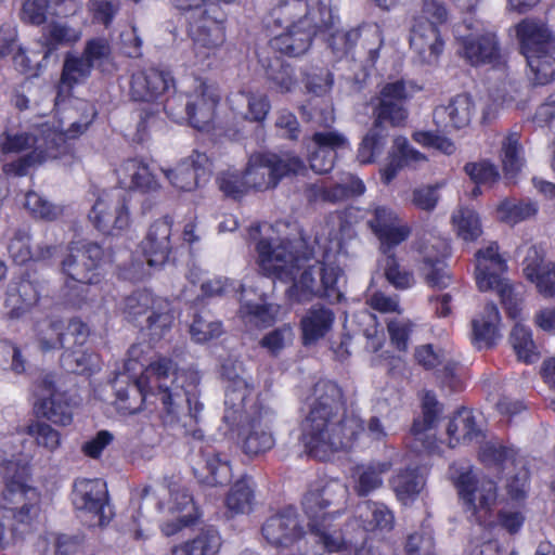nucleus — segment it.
Returning <instances> with one entry per match:
<instances>
[{
  "label": "nucleus",
  "instance_id": "1",
  "mask_svg": "<svg viewBox=\"0 0 555 555\" xmlns=\"http://www.w3.org/2000/svg\"><path fill=\"white\" fill-rule=\"evenodd\" d=\"M339 221V216L332 223ZM289 225L286 222L275 224H257L250 229V237L257 242V262L264 275L292 283L288 297L297 302L311 300L313 297H326L340 300L341 285L345 283L343 266L346 254L339 232L330 229V222L315 235L318 251H301L304 240H291Z\"/></svg>",
  "mask_w": 555,
  "mask_h": 555
},
{
  "label": "nucleus",
  "instance_id": "2",
  "mask_svg": "<svg viewBox=\"0 0 555 555\" xmlns=\"http://www.w3.org/2000/svg\"><path fill=\"white\" fill-rule=\"evenodd\" d=\"M150 347L132 345L128 358L115 383L116 406L122 414L138 412L150 398L162 405L164 423L183 429L195 439L203 437L196 428L199 412L195 388L198 377L180 370L169 357H149Z\"/></svg>",
  "mask_w": 555,
  "mask_h": 555
},
{
  "label": "nucleus",
  "instance_id": "3",
  "mask_svg": "<svg viewBox=\"0 0 555 555\" xmlns=\"http://www.w3.org/2000/svg\"><path fill=\"white\" fill-rule=\"evenodd\" d=\"M341 408L338 385L332 380H319L300 436L305 450L312 457L327 460L337 451L352 448L362 437L379 441L387 436L378 417H371L365 429L361 417L354 412L340 415Z\"/></svg>",
  "mask_w": 555,
  "mask_h": 555
},
{
  "label": "nucleus",
  "instance_id": "4",
  "mask_svg": "<svg viewBox=\"0 0 555 555\" xmlns=\"http://www.w3.org/2000/svg\"><path fill=\"white\" fill-rule=\"evenodd\" d=\"M83 104L88 106L83 121L73 122L66 130L61 125L54 127L48 124L42 125L35 133L4 130L0 134L1 154H25L16 160L5 163L3 172L8 176H25L31 167L65 154L67 139L82 133L96 115L93 105Z\"/></svg>",
  "mask_w": 555,
  "mask_h": 555
},
{
  "label": "nucleus",
  "instance_id": "5",
  "mask_svg": "<svg viewBox=\"0 0 555 555\" xmlns=\"http://www.w3.org/2000/svg\"><path fill=\"white\" fill-rule=\"evenodd\" d=\"M271 17L285 29L271 40L272 47L291 56L305 53L312 35L334 24L333 11L323 1L318 8H310L305 0H278Z\"/></svg>",
  "mask_w": 555,
  "mask_h": 555
},
{
  "label": "nucleus",
  "instance_id": "6",
  "mask_svg": "<svg viewBox=\"0 0 555 555\" xmlns=\"http://www.w3.org/2000/svg\"><path fill=\"white\" fill-rule=\"evenodd\" d=\"M349 490L338 479L320 480L311 486L302 500L304 511L309 518L311 532L325 551L341 552L352 544V539H346L333 528V521L340 516V509L327 512L331 506L345 503Z\"/></svg>",
  "mask_w": 555,
  "mask_h": 555
},
{
  "label": "nucleus",
  "instance_id": "7",
  "mask_svg": "<svg viewBox=\"0 0 555 555\" xmlns=\"http://www.w3.org/2000/svg\"><path fill=\"white\" fill-rule=\"evenodd\" d=\"M10 450H3L0 459L7 470V481L0 495V511L13 525H29L39 514L40 494L23 479L24 467L20 464L21 438L11 436L4 442Z\"/></svg>",
  "mask_w": 555,
  "mask_h": 555
},
{
  "label": "nucleus",
  "instance_id": "8",
  "mask_svg": "<svg viewBox=\"0 0 555 555\" xmlns=\"http://www.w3.org/2000/svg\"><path fill=\"white\" fill-rule=\"evenodd\" d=\"M475 279L481 292H495L506 313L512 319L520 317L524 306V294L519 285L513 284L503 275L507 266L499 253L495 242L477 250L475 255Z\"/></svg>",
  "mask_w": 555,
  "mask_h": 555
},
{
  "label": "nucleus",
  "instance_id": "9",
  "mask_svg": "<svg viewBox=\"0 0 555 555\" xmlns=\"http://www.w3.org/2000/svg\"><path fill=\"white\" fill-rule=\"evenodd\" d=\"M416 90L414 85L402 80L390 82L383 87L377 99L378 103L374 108V129L363 138L358 150L360 163H371L380 153L383 138L376 132L377 128L382 127L384 122H389L391 126H400L405 121L408 111L402 102L410 99Z\"/></svg>",
  "mask_w": 555,
  "mask_h": 555
},
{
  "label": "nucleus",
  "instance_id": "10",
  "mask_svg": "<svg viewBox=\"0 0 555 555\" xmlns=\"http://www.w3.org/2000/svg\"><path fill=\"white\" fill-rule=\"evenodd\" d=\"M450 476L465 512L480 526H492L490 515L498 498L495 482L475 473L468 464H453Z\"/></svg>",
  "mask_w": 555,
  "mask_h": 555
},
{
  "label": "nucleus",
  "instance_id": "11",
  "mask_svg": "<svg viewBox=\"0 0 555 555\" xmlns=\"http://www.w3.org/2000/svg\"><path fill=\"white\" fill-rule=\"evenodd\" d=\"M122 313L130 322H139L146 315V328L153 340H159L170 330L173 313L167 299L155 297L149 291H138L128 296L122 306Z\"/></svg>",
  "mask_w": 555,
  "mask_h": 555
},
{
  "label": "nucleus",
  "instance_id": "12",
  "mask_svg": "<svg viewBox=\"0 0 555 555\" xmlns=\"http://www.w3.org/2000/svg\"><path fill=\"white\" fill-rule=\"evenodd\" d=\"M219 101L216 90L201 79L194 80L193 91L186 94L185 113L176 111V102H182V95L177 94L166 100L164 109L168 117L176 122L189 121L196 129H205L215 116V108Z\"/></svg>",
  "mask_w": 555,
  "mask_h": 555
},
{
  "label": "nucleus",
  "instance_id": "13",
  "mask_svg": "<svg viewBox=\"0 0 555 555\" xmlns=\"http://www.w3.org/2000/svg\"><path fill=\"white\" fill-rule=\"evenodd\" d=\"M305 170V164L298 156L266 153L250 156L245 175L249 189L263 191L274 188L283 177Z\"/></svg>",
  "mask_w": 555,
  "mask_h": 555
},
{
  "label": "nucleus",
  "instance_id": "14",
  "mask_svg": "<svg viewBox=\"0 0 555 555\" xmlns=\"http://www.w3.org/2000/svg\"><path fill=\"white\" fill-rule=\"evenodd\" d=\"M103 250L100 245L92 242H73L67 247L61 267L62 272L74 283L73 287L100 282V263Z\"/></svg>",
  "mask_w": 555,
  "mask_h": 555
},
{
  "label": "nucleus",
  "instance_id": "15",
  "mask_svg": "<svg viewBox=\"0 0 555 555\" xmlns=\"http://www.w3.org/2000/svg\"><path fill=\"white\" fill-rule=\"evenodd\" d=\"M395 526L393 513L384 504L376 501H363L354 511V516L346 524L345 533L341 537L352 539L341 554H350L357 547L359 540H362L365 532L379 531L389 532Z\"/></svg>",
  "mask_w": 555,
  "mask_h": 555
},
{
  "label": "nucleus",
  "instance_id": "16",
  "mask_svg": "<svg viewBox=\"0 0 555 555\" xmlns=\"http://www.w3.org/2000/svg\"><path fill=\"white\" fill-rule=\"evenodd\" d=\"M89 219L104 234L115 235L127 229L130 215L125 192H103L92 206Z\"/></svg>",
  "mask_w": 555,
  "mask_h": 555
},
{
  "label": "nucleus",
  "instance_id": "17",
  "mask_svg": "<svg viewBox=\"0 0 555 555\" xmlns=\"http://www.w3.org/2000/svg\"><path fill=\"white\" fill-rule=\"evenodd\" d=\"M189 35L193 42V65H205L225 41L222 23L211 17L208 11L190 22Z\"/></svg>",
  "mask_w": 555,
  "mask_h": 555
},
{
  "label": "nucleus",
  "instance_id": "18",
  "mask_svg": "<svg viewBox=\"0 0 555 555\" xmlns=\"http://www.w3.org/2000/svg\"><path fill=\"white\" fill-rule=\"evenodd\" d=\"M416 249L420 254V270L426 282L438 288L449 286L451 275L444 263L449 255L448 242L439 236L424 235L418 240Z\"/></svg>",
  "mask_w": 555,
  "mask_h": 555
},
{
  "label": "nucleus",
  "instance_id": "19",
  "mask_svg": "<svg viewBox=\"0 0 555 555\" xmlns=\"http://www.w3.org/2000/svg\"><path fill=\"white\" fill-rule=\"evenodd\" d=\"M73 504L91 516V525L103 526L111 517L106 485L101 479H78L74 483Z\"/></svg>",
  "mask_w": 555,
  "mask_h": 555
},
{
  "label": "nucleus",
  "instance_id": "20",
  "mask_svg": "<svg viewBox=\"0 0 555 555\" xmlns=\"http://www.w3.org/2000/svg\"><path fill=\"white\" fill-rule=\"evenodd\" d=\"M369 215L367 224L377 236L383 253L401 244L411 234V228L388 206L373 205Z\"/></svg>",
  "mask_w": 555,
  "mask_h": 555
},
{
  "label": "nucleus",
  "instance_id": "21",
  "mask_svg": "<svg viewBox=\"0 0 555 555\" xmlns=\"http://www.w3.org/2000/svg\"><path fill=\"white\" fill-rule=\"evenodd\" d=\"M34 408L38 415L61 426L73 421V410L66 395L60 391L52 377H44L36 387Z\"/></svg>",
  "mask_w": 555,
  "mask_h": 555
},
{
  "label": "nucleus",
  "instance_id": "22",
  "mask_svg": "<svg viewBox=\"0 0 555 555\" xmlns=\"http://www.w3.org/2000/svg\"><path fill=\"white\" fill-rule=\"evenodd\" d=\"M264 540L276 547H289L298 542L305 531L296 511L292 507L269 517L261 528Z\"/></svg>",
  "mask_w": 555,
  "mask_h": 555
},
{
  "label": "nucleus",
  "instance_id": "23",
  "mask_svg": "<svg viewBox=\"0 0 555 555\" xmlns=\"http://www.w3.org/2000/svg\"><path fill=\"white\" fill-rule=\"evenodd\" d=\"M515 31L526 61L538 53L555 51V35L540 21L525 18L515 26Z\"/></svg>",
  "mask_w": 555,
  "mask_h": 555
},
{
  "label": "nucleus",
  "instance_id": "24",
  "mask_svg": "<svg viewBox=\"0 0 555 555\" xmlns=\"http://www.w3.org/2000/svg\"><path fill=\"white\" fill-rule=\"evenodd\" d=\"M522 274L542 297L555 298V262L545 260L543 251L537 246L528 248L522 261Z\"/></svg>",
  "mask_w": 555,
  "mask_h": 555
},
{
  "label": "nucleus",
  "instance_id": "25",
  "mask_svg": "<svg viewBox=\"0 0 555 555\" xmlns=\"http://www.w3.org/2000/svg\"><path fill=\"white\" fill-rule=\"evenodd\" d=\"M311 142L315 150L309 155L310 167L320 175L332 170L339 151L349 149L347 138L334 130L315 132Z\"/></svg>",
  "mask_w": 555,
  "mask_h": 555
},
{
  "label": "nucleus",
  "instance_id": "26",
  "mask_svg": "<svg viewBox=\"0 0 555 555\" xmlns=\"http://www.w3.org/2000/svg\"><path fill=\"white\" fill-rule=\"evenodd\" d=\"M222 375L227 383L225 405L235 413L245 410L246 402L254 391L250 376L241 361H227L222 365Z\"/></svg>",
  "mask_w": 555,
  "mask_h": 555
},
{
  "label": "nucleus",
  "instance_id": "27",
  "mask_svg": "<svg viewBox=\"0 0 555 555\" xmlns=\"http://www.w3.org/2000/svg\"><path fill=\"white\" fill-rule=\"evenodd\" d=\"M476 113V105L466 93L451 98L447 104L438 105L433 113L435 125L442 130L467 127Z\"/></svg>",
  "mask_w": 555,
  "mask_h": 555
},
{
  "label": "nucleus",
  "instance_id": "28",
  "mask_svg": "<svg viewBox=\"0 0 555 555\" xmlns=\"http://www.w3.org/2000/svg\"><path fill=\"white\" fill-rule=\"evenodd\" d=\"M163 172L173 188L190 192L207 179L208 158L205 154L195 152L173 168L163 169Z\"/></svg>",
  "mask_w": 555,
  "mask_h": 555
},
{
  "label": "nucleus",
  "instance_id": "29",
  "mask_svg": "<svg viewBox=\"0 0 555 555\" xmlns=\"http://www.w3.org/2000/svg\"><path fill=\"white\" fill-rule=\"evenodd\" d=\"M172 220L169 217L156 220L149 229L147 235L141 243L143 256L150 268L160 267L168 259L171 250Z\"/></svg>",
  "mask_w": 555,
  "mask_h": 555
},
{
  "label": "nucleus",
  "instance_id": "30",
  "mask_svg": "<svg viewBox=\"0 0 555 555\" xmlns=\"http://www.w3.org/2000/svg\"><path fill=\"white\" fill-rule=\"evenodd\" d=\"M460 53L473 65L490 62L496 56L498 42L495 35L486 31L481 24H478L475 31L460 36Z\"/></svg>",
  "mask_w": 555,
  "mask_h": 555
},
{
  "label": "nucleus",
  "instance_id": "31",
  "mask_svg": "<svg viewBox=\"0 0 555 555\" xmlns=\"http://www.w3.org/2000/svg\"><path fill=\"white\" fill-rule=\"evenodd\" d=\"M367 50L370 59L375 61L383 44L382 30L377 24H365L357 29L337 31L332 37V48L336 51H348L358 41Z\"/></svg>",
  "mask_w": 555,
  "mask_h": 555
},
{
  "label": "nucleus",
  "instance_id": "32",
  "mask_svg": "<svg viewBox=\"0 0 555 555\" xmlns=\"http://www.w3.org/2000/svg\"><path fill=\"white\" fill-rule=\"evenodd\" d=\"M172 82L169 72L147 68L132 76L130 94L135 101H155L170 88Z\"/></svg>",
  "mask_w": 555,
  "mask_h": 555
},
{
  "label": "nucleus",
  "instance_id": "33",
  "mask_svg": "<svg viewBox=\"0 0 555 555\" xmlns=\"http://www.w3.org/2000/svg\"><path fill=\"white\" fill-rule=\"evenodd\" d=\"M410 46L421 62L433 64L442 52L443 42L437 27L422 18H415L411 28Z\"/></svg>",
  "mask_w": 555,
  "mask_h": 555
},
{
  "label": "nucleus",
  "instance_id": "34",
  "mask_svg": "<svg viewBox=\"0 0 555 555\" xmlns=\"http://www.w3.org/2000/svg\"><path fill=\"white\" fill-rule=\"evenodd\" d=\"M473 341L478 348L491 347L502 337V318L499 308L488 302L472 321Z\"/></svg>",
  "mask_w": 555,
  "mask_h": 555
},
{
  "label": "nucleus",
  "instance_id": "35",
  "mask_svg": "<svg viewBox=\"0 0 555 555\" xmlns=\"http://www.w3.org/2000/svg\"><path fill=\"white\" fill-rule=\"evenodd\" d=\"M365 191L364 183L351 173H344L335 185L326 188L312 184L308 189V198L313 202L338 203L351 196L362 195Z\"/></svg>",
  "mask_w": 555,
  "mask_h": 555
},
{
  "label": "nucleus",
  "instance_id": "36",
  "mask_svg": "<svg viewBox=\"0 0 555 555\" xmlns=\"http://www.w3.org/2000/svg\"><path fill=\"white\" fill-rule=\"evenodd\" d=\"M334 322L335 314L330 308L321 305L311 307L300 320L302 344L311 346L325 338Z\"/></svg>",
  "mask_w": 555,
  "mask_h": 555
},
{
  "label": "nucleus",
  "instance_id": "37",
  "mask_svg": "<svg viewBox=\"0 0 555 555\" xmlns=\"http://www.w3.org/2000/svg\"><path fill=\"white\" fill-rule=\"evenodd\" d=\"M427 160V156L414 149L405 137H396L390 152V160L380 171L382 179L385 183H389L402 167H418Z\"/></svg>",
  "mask_w": 555,
  "mask_h": 555
},
{
  "label": "nucleus",
  "instance_id": "38",
  "mask_svg": "<svg viewBox=\"0 0 555 555\" xmlns=\"http://www.w3.org/2000/svg\"><path fill=\"white\" fill-rule=\"evenodd\" d=\"M231 108L243 118L251 121H263L271 104L266 93L259 90H243L230 98Z\"/></svg>",
  "mask_w": 555,
  "mask_h": 555
},
{
  "label": "nucleus",
  "instance_id": "39",
  "mask_svg": "<svg viewBox=\"0 0 555 555\" xmlns=\"http://www.w3.org/2000/svg\"><path fill=\"white\" fill-rule=\"evenodd\" d=\"M198 480L207 486L224 485L232 477V469L229 461L221 459L219 453L212 449H206L202 452L201 461L194 468Z\"/></svg>",
  "mask_w": 555,
  "mask_h": 555
},
{
  "label": "nucleus",
  "instance_id": "40",
  "mask_svg": "<svg viewBox=\"0 0 555 555\" xmlns=\"http://www.w3.org/2000/svg\"><path fill=\"white\" fill-rule=\"evenodd\" d=\"M116 172L119 184L125 189L150 192L158 186L149 167L140 159L132 158L124 162Z\"/></svg>",
  "mask_w": 555,
  "mask_h": 555
},
{
  "label": "nucleus",
  "instance_id": "41",
  "mask_svg": "<svg viewBox=\"0 0 555 555\" xmlns=\"http://www.w3.org/2000/svg\"><path fill=\"white\" fill-rule=\"evenodd\" d=\"M423 418L416 420L412 426V435L416 442H420L424 450L435 451L434 435L430 433L440 414V406L436 397L426 392L422 402Z\"/></svg>",
  "mask_w": 555,
  "mask_h": 555
},
{
  "label": "nucleus",
  "instance_id": "42",
  "mask_svg": "<svg viewBox=\"0 0 555 555\" xmlns=\"http://www.w3.org/2000/svg\"><path fill=\"white\" fill-rule=\"evenodd\" d=\"M82 37L80 28L70 26L65 22H52L43 28L40 43L44 50L43 59L47 60L51 54L63 47H72Z\"/></svg>",
  "mask_w": 555,
  "mask_h": 555
},
{
  "label": "nucleus",
  "instance_id": "43",
  "mask_svg": "<svg viewBox=\"0 0 555 555\" xmlns=\"http://www.w3.org/2000/svg\"><path fill=\"white\" fill-rule=\"evenodd\" d=\"M481 431L476 423V417L470 410L457 411L447 426L448 444L454 448L461 443H467L480 436Z\"/></svg>",
  "mask_w": 555,
  "mask_h": 555
},
{
  "label": "nucleus",
  "instance_id": "44",
  "mask_svg": "<svg viewBox=\"0 0 555 555\" xmlns=\"http://www.w3.org/2000/svg\"><path fill=\"white\" fill-rule=\"evenodd\" d=\"M389 469L387 463H370L357 465L352 468L350 479L354 492L365 496L379 489L383 485V475Z\"/></svg>",
  "mask_w": 555,
  "mask_h": 555
},
{
  "label": "nucleus",
  "instance_id": "45",
  "mask_svg": "<svg viewBox=\"0 0 555 555\" xmlns=\"http://www.w3.org/2000/svg\"><path fill=\"white\" fill-rule=\"evenodd\" d=\"M175 493L177 496H181L182 503L181 506L176 503L169 506V514L172 518L162 525V532L167 537L177 534L198 518V513L191 494L182 491Z\"/></svg>",
  "mask_w": 555,
  "mask_h": 555
},
{
  "label": "nucleus",
  "instance_id": "46",
  "mask_svg": "<svg viewBox=\"0 0 555 555\" xmlns=\"http://www.w3.org/2000/svg\"><path fill=\"white\" fill-rule=\"evenodd\" d=\"M222 539L215 528L203 529L195 538L172 548L171 555H217Z\"/></svg>",
  "mask_w": 555,
  "mask_h": 555
},
{
  "label": "nucleus",
  "instance_id": "47",
  "mask_svg": "<svg viewBox=\"0 0 555 555\" xmlns=\"http://www.w3.org/2000/svg\"><path fill=\"white\" fill-rule=\"evenodd\" d=\"M451 225L455 235L464 242H475L482 234L478 212L466 206H459L452 211Z\"/></svg>",
  "mask_w": 555,
  "mask_h": 555
},
{
  "label": "nucleus",
  "instance_id": "48",
  "mask_svg": "<svg viewBox=\"0 0 555 555\" xmlns=\"http://www.w3.org/2000/svg\"><path fill=\"white\" fill-rule=\"evenodd\" d=\"M538 211L537 205L530 201L504 198L494 207V217L501 222L516 224L533 217Z\"/></svg>",
  "mask_w": 555,
  "mask_h": 555
},
{
  "label": "nucleus",
  "instance_id": "49",
  "mask_svg": "<svg viewBox=\"0 0 555 555\" xmlns=\"http://www.w3.org/2000/svg\"><path fill=\"white\" fill-rule=\"evenodd\" d=\"M8 249L11 257L17 263H25L33 258L48 259L56 251V247L48 246L46 250H40L38 254H34L30 249V234L28 228H21L14 232L10 240Z\"/></svg>",
  "mask_w": 555,
  "mask_h": 555
},
{
  "label": "nucleus",
  "instance_id": "50",
  "mask_svg": "<svg viewBox=\"0 0 555 555\" xmlns=\"http://www.w3.org/2000/svg\"><path fill=\"white\" fill-rule=\"evenodd\" d=\"M92 67L93 65L83 55L79 57L68 54L66 56L61 76V85L55 98V105L60 104L63 89L65 87L70 89L74 85L87 79L91 74Z\"/></svg>",
  "mask_w": 555,
  "mask_h": 555
},
{
  "label": "nucleus",
  "instance_id": "51",
  "mask_svg": "<svg viewBox=\"0 0 555 555\" xmlns=\"http://www.w3.org/2000/svg\"><path fill=\"white\" fill-rule=\"evenodd\" d=\"M509 341L518 360L531 364L540 359V352L529 326L516 323L511 332Z\"/></svg>",
  "mask_w": 555,
  "mask_h": 555
},
{
  "label": "nucleus",
  "instance_id": "52",
  "mask_svg": "<svg viewBox=\"0 0 555 555\" xmlns=\"http://www.w3.org/2000/svg\"><path fill=\"white\" fill-rule=\"evenodd\" d=\"M38 300V292L29 281H21L11 285L8 293L7 306L13 318H20Z\"/></svg>",
  "mask_w": 555,
  "mask_h": 555
},
{
  "label": "nucleus",
  "instance_id": "53",
  "mask_svg": "<svg viewBox=\"0 0 555 555\" xmlns=\"http://www.w3.org/2000/svg\"><path fill=\"white\" fill-rule=\"evenodd\" d=\"M501 163L507 179H514L524 166L522 149L517 132H508L501 146Z\"/></svg>",
  "mask_w": 555,
  "mask_h": 555
},
{
  "label": "nucleus",
  "instance_id": "54",
  "mask_svg": "<svg viewBox=\"0 0 555 555\" xmlns=\"http://www.w3.org/2000/svg\"><path fill=\"white\" fill-rule=\"evenodd\" d=\"M391 485L398 500L406 505L420 494L425 480L417 469H405L392 478Z\"/></svg>",
  "mask_w": 555,
  "mask_h": 555
},
{
  "label": "nucleus",
  "instance_id": "55",
  "mask_svg": "<svg viewBox=\"0 0 555 555\" xmlns=\"http://www.w3.org/2000/svg\"><path fill=\"white\" fill-rule=\"evenodd\" d=\"M64 323L60 319L49 318L37 323L36 339L42 351L56 350L64 345Z\"/></svg>",
  "mask_w": 555,
  "mask_h": 555
},
{
  "label": "nucleus",
  "instance_id": "56",
  "mask_svg": "<svg viewBox=\"0 0 555 555\" xmlns=\"http://www.w3.org/2000/svg\"><path fill=\"white\" fill-rule=\"evenodd\" d=\"M254 490L247 479L237 480L225 496V506L231 515L247 514L254 506Z\"/></svg>",
  "mask_w": 555,
  "mask_h": 555
},
{
  "label": "nucleus",
  "instance_id": "57",
  "mask_svg": "<svg viewBox=\"0 0 555 555\" xmlns=\"http://www.w3.org/2000/svg\"><path fill=\"white\" fill-rule=\"evenodd\" d=\"M379 268L388 283L397 289H408L415 284L413 272L402 267L389 251L384 253Z\"/></svg>",
  "mask_w": 555,
  "mask_h": 555
},
{
  "label": "nucleus",
  "instance_id": "58",
  "mask_svg": "<svg viewBox=\"0 0 555 555\" xmlns=\"http://www.w3.org/2000/svg\"><path fill=\"white\" fill-rule=\"evenodd\" d=\"M274 444V438L268 426L254 420L249 429L243 434L242 448L245 453L257 455L270 450Z\"/></svg>",
  "mask_w": 555,
  "mask_h": 555
},
{
  "label": "nucleus",
  "instance_id": "59",
  "mask_svg": "<svg viewBox=\"0 0 555 555\" xmlns=\"http://www.w3.org/2000/svg\"><path fill=\"white\" fill-rule=\"evenodd\" d=\"M61 362L67 371L75 373H91L100 369L98 354L82 349L81 346L75 350L65 351L61 357Z\"/></svg>",
  "mask_w": 555,
  "mask_h": 555
},
{
  "label": "nucleus",
  "instance_id": "60",
  "mask_svg": "<svg viewBox=\"0 0 555 555\" xmlns=\"http://www.w3.org/2000/svg\"><path fill=\"white\" fill-rule=\"evenodd\" d=\"M24 206L35 218L46 221H54L63 215L62 206L53 204L43 195L34 191L25 195Z\"/></svg>",
  "mask_w": 555,
  "mask_h": 555
},
{
  "label": "nucleus",
  "instance_id": "61",
  "mask_svg": "<svg viewBox=\"0 0 555 555\" xmlns=\"http://www.w3.org/2000/svg\"><path fill=\"white\" fill-rule=\"evenodd\" d=\"M530 78L538 85H546L555 79V57L553 52L538 53L527 60Z\"/></svg>",
  "mask_w": 555,
  "mask_h": 555
},
{
  "label": "nucleus",
  "instance_id": "62",
  "mask_svg": "<svg viewBox=\"0 0 555 555\" xmlns=\"http://www.w3.org/2000/svg\"><path fill=\"white\" fill-rule=\"evenodd\" d=\"M416 360L426 369H433L443 365L448 376L455 375V363L451 360L448 352H437L431 345H424L416 349Z\"/></svg>",
  "mask_w": 555,
  "mask_h": 555
},
{
  "label": "nucleus",
  "instance_id": "63",
  "mask_svg": "<svg viewBox=\"0 0 555 555\" xmlns=\"http://www.w3.org/2000/svg\"><path fill=\"white\" fill-rule=\"evenodd\" d=\"M36 547L44 555H70L75 543L66 535L49 532L38 539Z\"/></svg>",
  "mask_w": 555,
  "mask_h": 555
},
{
  "label": "nucleus",
  "instance_id": "64",
  "mask_svg": "<svg viewBox=\"0 0 555 555\" xmlns=\"http://www.w3.org/2000/svg\"><path fill=\"white\" fill-rule=\"evenodd\" d=\"M240 312L246 323H251L256 326H267L275 320L279 306L246 302L242 305Z\"/></svg>",
  "mask_w": 555,
  "mask_h": 555
}]
</instances>
